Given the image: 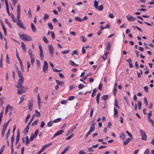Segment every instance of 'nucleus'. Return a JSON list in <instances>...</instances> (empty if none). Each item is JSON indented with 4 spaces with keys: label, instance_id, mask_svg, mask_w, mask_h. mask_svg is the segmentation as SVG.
<instances>
[{
    "label": "nucleus",
    "instance_id": "34",
    "mask_svg": "<svg viewBox=\"0 0 154 154\" xmlns=\"http://www.w3.org/2000/svg\"><path fill=\"white\" fill-rule=\"evenodd\" d=\"M70 52L69 50L63 51H62L61 53L63 54H66L69 53Z\"/></svg>",
    "mask_w": 154,
    "mask_h": 154
},
{
    "label": "nucleus",
    "instance_id": "12",
    "mask_svg": "<svg viewBox=\"0 0 154 154\" xmlns=\"http://www.w3.org/2000/svg\"><path fill=\"white\" fill-rule=\"evenodd\" d=\"M21 47L24 52H25L26 50V47L24 43L22 42L21 43Z\"/></svg>",
    "mask_w": 154,
    "mask_h": 154
},
{
    "label": "nucleus",
    "instance_id": "2",
    "mask_svg": "<svg viewBox=\"0 0 154 154\" xmlns=\"http://www.w3.org/2000/svg\"><path fill=\"white\" fill-rule=\"evenodd\" d=\"M17 74L19 77V80L18 81L17 85H16V87L23 89L24 87L22 85L24 81V78L22 74L20 71H17Z\"/></svg>",
    "mask_w": 154,
    "mask_h": 154
},
{
    "label": "nucleus",
    "instance_id": "29",
    "mask_svg": "<svg viewBox=\"0 0 154 154\" xmlns=\"http://www.w3.org/2000/svg\"><path fill=\"white\" fill-rule=\"evenodd\" d=\"M108 95H103L102 97V99L104 100H106L108 99Z\"/></svg>",
    "mask_w": 154,
    "mask_h": 154
},
{
    "label": "nucleus",
    "instance_id": "27",
    "mask_svg": "<svg viewBox=\"0 0 154 154\" xmlns=\"http://www.w3.org/2000/svg\"><path fill=\"white\" fill-rule=\"evenodd\" d=\"M98 4L97 1V0H95L94 1V6L96 9L97 8V7H98Z\"/></svg>",
    "mask_w": 154,
    "mask_h": 154
},
{
    "label": "nucleus",
    "instance_id": "47",
    "mask_svg": "<svg viewBox=\"0 0 154 154\" xmlns=\"http://www.w3.org/2000/svg\"><path fill=\"white\" fill-rule=\"evenodd\" d=\"M148 120L150 122L152 125H154V122L153 120L150 118H148Z\"/></svg>",
    "mask_w": 154,
    "mask_h": 154
},
{
    "label": "nucleus",
    "instance_id": "17",
    "mask_svg": "<svg viewBox=\"0 0 154 154\" xmlns=\"http://www.w3.org/2000/svg\"><path fill=\"white\" fill-rule=\"evenodd\" d=\"M114 115L115 117H117L118 116V112L117 110L115 108H114Z\"/></svg>",
    "mask_w": 154,
    "mask_h": 154
},
{
    "label": "nucleus",
    "instance_id": "41",
    "mask_svg": "<svg viewBox=\"0 0 154 154\" xmlns=\"http://www.w3.org/2000/svg\"><path fill=\"white\" fill-rule=\"evenodd\" d=\"M48 26L49 28H50L51 29H53V26L51 23H48Z\"/></svg>",
    "mask_w": 154,
    "mask_h": 154
},
{
    "label": "nucleus",
    "instance_id": "1",
    "mask_svg": "<svg viewBox=\"0 0 154 154\" xmlns=\"http://www.w3.org/2000/svg\"><path fill=\"white\" fill-rule=\"evenodd\" d=\"M20 6L19 4H18L17 6V25L20 28L23 29H25V27L23 25V24L20 19Z\"/></svg>",
    "mask_w": 154,
    "mask_h": 154
},
{
    "label": "nucleus",
    "instance_id": "55",
    "mask_svg": "<svg viewBox=\"0 0 154 154\" xmlns=\"http://www.w3.org/2000/svg\"><path fill=\"white\" fill-rule=\"evenodd\" d=\"M18 0H11L12 4L14 6L16 5V3L17 2Z\"/></svg>",
    "mask_w": 154,
    "mask_h": 154
},
{
    "label": "nucleus",
    "instance_id": "38",
    "mask_svg": "<svg viewBox=\"0 0 154 154\" xmlns=\"http://www.w3.org/2000/svg\"><path fill=\"white\" fill-rule=\"evenodd\" d=\"M115 106H116V107L119 109V106L118 105V102L117 101V100L116 99H115Z\"/></svg>",
    "mask_w": 154,
    "mask_h": 154
},
{
    "label": "nucleus",
    "instance_id": "25",
    "mask_svg": "<svg viewBox=\"0 0 154 154\" xmlns=\"http://www.w3.org/2000/svg\"><path fill=\"white\" fill-rule=\"evenodd\" d=\"M103 5H101L97 7V8L96 9L98 10L101 11L103 10Z\"/></svg>",
    "mask_w": 154,
    "mask_h": 154
},
{
    "label": "nucleus",
    "instance_id": "10",
    "mask_svg": "<svg viewBox=\"0 0 154 154\" xmlns=\"http://www.w3.org/2000/svg\"><path fill=\"white\" fill-rule=\"evenodd\" d=\"M64 132V131L63 130H59L57 131L56 133L54 134V136H53V137H55L58 135H60L63 134Z\"/></svg>",
    "mask_w": 154,
    "mask_h": 154
},
{
    "label": "nucleus",
    "instance_id": "39",
    "mask_svg": "<svg viewBox=\"0 0 154 154\" xmlns=\"http://www.w3.org/2000/svg\"><path fill=\"white\" fill-rule=\"evenodd\" d=\"M78 52L77 51L75 50L72 51V56H73L74 54L78 55Z\"/></svg>",
    "mask_w": 154,
    "mask_h": 154
},
{
    "label": "nucleus",
    "instance_id": "52",
    "mask_svg": "<svg viewBox=\"0 0 154 154\" xmlns=\"http://www.w3.org/2000/svg\"><path fill=\"white\" fill-rule=\"evenodd\" d=\"M85 86L83 85L80 84L79 85L78 88L79 89H81L82 88H83Z\"/></svg>",
    "mask_w": 154,
    "mask_h": 154
},
{
    "label": "nucleus",
    "instance_id": "53",
    "mask_svg": "<svg viewBox=\"0 0 154 154\" xmlns=\"http://www.w3.org/2000/svg\"><path fill=\"white\" fill-rule=\"evenodd\" d=\"M144 104L146 105V106H147L148 105V103L147 102V100L146 97L144 98Z\"/></svg>",
    "mask_w": 154,
    "mask_h": 154
},
{
    "label": "nucleus",
    "instance_id": "19",
    "mask_svg": "<svg viewBox=\"0 0 154 154\" xmlns=\"http://www.w3.org/2000/svg\"><path fill=\"white\" fill-rule=\"evenodd\" d=\"M20 134L19 132H17V136L16 140V144L17 143L19 140Z\"/></svg>",
    "mask_w": 154,
    "mask_h": 154
},
{
    "label": "nucleus",
    "instance_id": "50",
    "mask_svg": "<svg viewBox=\"0 0 154 154\" xmlns=\"http://www.w3.org/2000/svg\"><path fill=\"white\" fill-rule=\"evenodd\" d=\"M5 148V146L4 145H3L1 148L0 149V153L2 154L3 152V151L4 150Z\"/></svg>",
    "mask_w": 154,
    "mask_h": 154
},
{
    "label": "nucleus",
    "instance_id": "60",
    "mask_svg": "<svg viewBox=\"0 0 154 154\" xmlns=\"http://www.w3.org/2000/svg\"><path fill=\"white\" fill-rule=\"evenodd\" d=\"M11 17L12 19L13 20L14 22H16L15 17L12 14V15H11Z\"/></svg>",
    "mask_w": 154,
    "mask_h": 154
},
{
    "label": "nucleus",
    "instance_id": "15",
    "mask_svg": "<svg viewBox=\"0 0 154 154\" xmlns=\"http://www.w3.org/2000/svg\"><path fill=\"white\" fill-rule=\"evenodd\" d=\"M38 104V106L40 107V103H41V99L40 97L39 94H38L37 95Z\"/></svg>",
    "mask_w": 154,
    "mask_h": 154
},
{
    "label": "nucleus",
    "instance_id": "62",
    "mask_svg": "<svg viewBox=\"0 0 154 154\" xmlns=\"http://www.w3.org/2000/svg\"><path fill=\"white\" fill-rule=\"evenodd\" d=\"M6 62L8 63H10V61L9 60V58L8 57V54H7L6 56Z\"/></svg>",
    "mask_w": 154,
    "mask_h": 154
},
{
    "label": "nucleus",
    "instance_id": "61",
    "mask_svg": "<svg viewBox=\"0 0 154 154\" xmlns=\"http://www.w3.org/2000/svg\"><path fill=\"white\" fill-rule=\"evenodd\" d=\"M86 52L85 50V46H83L82 47V54H84Z\"/></svg>",
    "mask_w": 154,
    "mask_h": 154
},
{
    "label": "nucleus",
    "instance_id": "6",
    "mask_svg": "<svg viewBox=\"0 0 154 154\" xmlns=\"http://www.w3.org/2000/svg\"><path fill=\"white\" fill-rule=\"evenodd\" d=\"M48 48L49 53L51 55V57H53L54 49L51 45H48Z\"/></svg>",
    "mask_w": 154,
    "mask_h": 154
},
{
    "label": "nucleus",
    "instance_id": "11",
    "mask_svg": "<svg viewBox=\"0 0 154 154\" xmlns=\"http://www.w3.org/2000/svg\"><path fill=\"white\" fill-rule=\"evenodd\" d=\"M7 125V124H6L5 125H3L2 130V137H3L4 134H5V132L6 130V129L7 127L6 125Z\"/></svg>",
    "mask_w": 154,
    "mask_h": 154
},
{
    "label": "nucleus",
    "instance_id": "23",
    "mask_svg": "<svg viewBox=\"0 0 154 154\" xmlns=\"http://www.w3.org/2000/svg\"><path fill=\"white\" fill-rule=\"evenodd\" d=\"M46 148V147L45 145L43 146L41 149L38 152L37 154H40Z\"/></svg>",
    "mask_w": 154,
    "mask_h": 154
},
{
    "label": "nucleus",
    "instance_id": "13",
    "mask_svg": "<svg viewBox=\"0 0 154 154\" xmlns=\"http://www.w3.org/2000/svg\"><path fill=\"white\" fill-rule=\"evenodd\" d=\"M5 22L7 24L8 26L10 28H11L12 27V26L11 23L9 21L8 19H5Z\"/></svg>",
    "mask_w": 154,
    "mask_h": 154
},
{
    "label": "nucleus",
    "instance_id": "45",
    "mask_svg": "<svg viewBox=\"0 0 154 154\" xmlns=\"http://www.w3.org/2000/svg\"><path fill=\"white\" fill-rule=\"evenodd\" d=\"M137 104L138 105V108L140 109H141V103L140 101H139L137 102Z\"/></svg>",
    "mask_w": 154,
    "mask_h": 154
},
{
    "label": "nucleus",
    "instance_id": "8",
    "mask_svg": "<svg viewBox=\"0 0 154 154\" xmlns=\"http://www.w3.org/2000/svg\"><path fill=\"white\" fill-rule=\"evenodd\" d=\"M29 111H31L32 110L33 106V101L29 100L28 103Z\"/></svg>",
    "mask_w": 154,
    "mask_h": 154
},
{
    "label": "nucleus",
    "instance_id": "48",
    "mask_svg": "<svg viewBox=\"0 0 154 154\" xmlns=\"http://www.w3.org/2000/svg\"><path fill=\"white\" fill-rule=\"evenodd\" d=\"M43 40L46 43H48V40L47 38L45 37H43Z\"/></svg>",
    "mask_w": 154,
    "mask_h": 154
},
{
    "label": "nucleus",
    "instance_id": "56",
    "mask_svg": "<svg viewBox=\"0 0 154 154\" xmlns=\"http://www.w3.org/2000/svg\"><path fill=\"white\" fill-rule=\"evenodd\" d=\"M11 154H13L14 151V149L13 148V145L11 144Z\"/></svg>",
    "mask_w": 154,
    "mask_h": 154
},
{
    "label": "nucleus",
    "instance_id": "49",
    "mask_svg": "<svg viewBox=\"0 0 154 154\" xmlns=\"http://www.w3.org/2000/svg\"><path fill=\"white\" fill-rule=\"evenodd\" d=\"M29 129V128L28 127H26L25 128L24 130V132L26 134L27 133L28 130Z\"/></svg>",
    "mask_w": 154,
    "mask_h": 154
},
{
    "label": "nucleus",
    "instance_id": "4",
    "mask_svg": "<svg viewBox=\"0 0 154 154\" xmlns=\"http://www.w3.org/2000/svg\"><path fill=\"white\" fill-rule=\"evenodd\" d=\"M140 132L141 137V139L144 140H147V136L145 131L143 130H140Z\"/></svg>",
    "mask_w": 154,
    "mask_h": 154
},
{
    "label": "nucleus",
    "instance_id": "37",
    "mask_svg": "<svg viewBox=\"0 0 154 154\" xmlns=\"http://www.w3.org/2000/svg\"><path fill=\"white\" fill-rule=\"evenodd\" d=\"M28 17L29 18H30L32 16V14L31 13V9H29L28 11Z\"/></svg>",
    "mask_w": 154,
    "mask_h": 154
},
{
    "label": "nucleus",
    "instance_id": "54",
    "mask_svg": "<svg viewBox=\"0 0 154 154\" xmlns=\"http://www.w3.org/2000/svg\"><path fill=\"white\" fill-rule=\"evenodd\" d=\"M74 134H71V135L67 137L66 138V140H69L73 136Z\"/></svg>",
    "mask_w": 154,
    "mask_h": 154
},
{
    "label": "nucleus",
    "instance_id": "36",
    "mask_svg": "<svg viewBox=\"0 0 154 154\" xmlns=\"http://www.w3.org/2000/svg\"><path fill=\"white\" fill-rule=\"evenodd\" d=\"M60 118H58L53 121L52 122L54 123H57L60 121Z\"/></svg>",
    "mask_w": 154,
    "mask_h": 154
},
{
    "label": "nucleus",
    "instance_id": "63",
    "mask_svg": "<svg viewBox=\"0 0 154 154\" xmlns=\"http://www.w3.org/2000/svg\"><path fill=\"white\" fill-rule=\"evenodd\" d=\"M14 136L13 135H12L11 137V144H12V145H13V143L14 142Z\"/></svg>",
    "mask_w": 154,
    "mask_h": 154
},
{
    "label": "nucleus",
    "instance_id": "33",
    "mask_svg": "<svg viewBox=\"0 0 154 154\" xmlns=\"http://www.w3.org/2000/svg\"><path fill=\"white\" fill-rule=\"evenodd\" d=\"M80 38H81L82 41L83 42H86L87 41V39L84 36H81Z\"/></svg>",
    "mask_w": 154,
    "mask_h": 154
},
{
    "label": "nucleus",
    "instance_id": "46",
    "mask_svg": "<svg viewBox=\"0 0 154 154\" xmlns=\"http://www.w3.org/2000/svg\"><path fill=\"white\" fill-rule=\"evenodd\" d=\"M38 119L36 120L32 123V124H31V126H32L36 125L38 123Z\"/></svg>",
    "mask_w": 154,
    "mask_h": 154
},
{
    "label": "nucleus",
    "instance_id": "51",
    "mask_svg": "<svg viewBox=\"0 0 154 154\" xmlns=\"http://www.w3.org/2000/svg\"><path fill=\"white\" fill-rule=\"evenodd\" d=\"M90 130H91L92 132L94 130V125H91Z\"/></svg>",
    "mask_w": 154,
    "mask_h": 154
},
{
    "label": "nucleus",
    "instance_id": "42",
    "mask_svg": "<svg viewBox=\"0 0 154 154\" xmlns=\"http://www.w3.org/2000/svg\"><path fill=\"white\" fill-rule=\"evenodd\" d=\"M26 63L27 64V71H29V69L30 66V63L28 61H26Z\"/></svg>",
    "mask_w": 154,
    "mask_h": 154
},
{
    "label": "nucleus",
    "instance_id": "31",
    "mask_svg": "<svg viewBox=\"0 0 154 154\" xmlns=\"http://www.w3.org/2000/svg\"><path fill=\"white\" fill-rule=\"evenodd\" d=\"M30 116H31V115L30 114H29L27 115L26 117V118L25 120V123H26L27 122L29 119L30 118Z\"/></svg>",
    "mask_w": 154,
    "mask_h": 154
},
{
    "label": "nucleus",
    "instance_id": "9",
    "mask_svg": "<svg viewBox=\"0 0 154 154\" xmlns=\"http://www.w3.org/2000/svg\"><path fill=\"white\" fill-rule=\"evenodd\" d=\"M126 17L127 20L130 21H133L136 20V18L135 17L131 16L129 15H127Z\"/></svg>",
    "mask_w": 154,
    "mask_h": 154
},
{
    "label": "nucleus",
    "instance_id": "18",
    "mask_svg": "<svg viewBox=\"0 0 154 154\" xmlns=\"http://www.w3.org/2000/svg\"><path fill=\"white\" fill-rule=\"evenodd\" d=\"M39 56L41 59L42 60H43L44 58L43 51H39Z\"/></svg>",
    "mask_w": 154,
    "mask_h": 154
},
{
    "label": "nucleus",
    "instance_id": "30",
    "mask_svg": "<svg viewBox=\"0 0 154 154\" xmlns=\"http://www.w3.org/2000/svg\"><path fill=\"white\" fill-rule=\"evenodd\" d=\"M69 64L71 65L74 66H78V64H75L74 62L71 60L69 61Z\"/></svg>",
    "mask_w": 154,
    "mask_h": 154
},
{
    "label": "nucleus",
    "instance_id": "59",
    "mask_svg": "<svg viewBox=\"0 0 154 154\" xmlns=\"http://www.w3.org/2000/svg\"><path fill=\"white\" fill-rule=\"evenodd\" d=\"M6 107L8 109H10L11 110H12L13 109V107L9 105H7Z\"/></svg>",
    "mask_w": 154,
    "mask_h": 154
},
{
    "label": "nucleus",
    "instance_id": "40",
    "mask_svg": "<svg viewBox=\"0 0 154 154\" xmlns=\"http://www.w3.org/2000/svg\"><path fill=\"white\" fill-rule=\"evenodd\" d=\"M75 20H78L79 21H83V20H82V19L81 18L79 17H75Z\"/></svg>",
    "mask_w": 154,
    "mask_h": 154
},
{
    "label": "nucleus",
    "instance_id": "20",
    "mask_svg": "<svg viewBox=\"0 0 154 154\" xmlns=\"http://www.w3.org/2000/svg\"><path fill=\"white\" fill-rule=\"evenodd\" d=\"M131 140V139L130 138H128L126 139L125 141H124V144L125 145L127 144Z\"/></svg>",
    "mask_w": 154,
    "mask_h": 154
},
{
    "label": "nucleus",
    "instance_id": "14",
    "mask_svg": "<svg viewBox=\"0 0 154 154\" xmlns=\"http://www.w3.org/2000/svg\"><path fill=\"white\" fill-rule=\"evenodd\" d=\"M31 25L32 31L34 32H36V29L34 24L32 23H31Z\"/></svg>",
    "mask_w": 154,
    "mask_h": 154
},
{
    "label": "nucleus",
    "instance_id": "32",
    "mask_svg": "<svg viewBox=\"0 0 154 154\" xmlns=\"http://www.w3.org/2000/svg\"><path fill=\"white\" fill-rule=\"evenodd\" d=\"M120 137L122 140H124L125 138V134L123 133H122L120 134Z\"/></svg>",
    "mask_w": 154,
    "mask_h": 154
},
{
    "label": "nucleus",
    "instance_id": "58",
    "mask_svg": "<svg viewBox=\"0 0 154 154\" xmlns=\"http://www.w3.org/2000/svg\"><path fill=\"white\" fill-rule=\"evenodd\" d=\"M117 83L116 82H115V85L114 86V90L115 91H116L117 89Z\"/></svg>",
    "mask_w": 154,
    "mask_h": 154
},
{
    "label": "nucleus",
    "instance_id": "57",
    "mask_svg": "<svg viewBox=\"0 0 154 154\" xmlns=\"http://www.w3.org/2000/svg\"><path fill=\"white\" fill-rule=\"evenodd\" d=\"M74 98V96H70L68 97V100H73Z\"/></svg>",
    "mask_w": 154,
    "mask_h": 154
},
{
    "label": "nucleus",
    "instance_id": "43",
    "mask_svg": "<svg viewBox=\"0 0 154 154\" xmlns=\"http://www.w3.org/2000/svg\"><path fill=\"white\" fill-rule=\"evenodd\" d=\"M52 122H51V121L48 122L47 124V126L48 127H50L52 126L53 124H52Z\"/></svg>",
    "mask_w": 154,
    "mask_h": 154
},
{
    "label": "nucleus",
    "instance_id": "28",
    "mask_svg": "<svg viewBox=\"0 0 154 154\" xmlns=\"http://www.w3.org/2000/svg\"><path fill=\"white\" fill-rule=\"evenodd\" d=\"M30 59L31 60V63L32 66H33L34 62L35 61V57H30Z\"/></svg>",
    "mask_w": 154,
    "mask_h": 154
},
{
    "label": "nucleus",
    "instance_id": "3",
    "mask_svg": "<svg viewBox=\"0 0 154 154\" xmlns=\"http://www.w3.org/2000/svg\"><path fill=\"white\" fill-rule=\"evenodd\" d=\"M20 38L24 41H30L32 39L31 37L22 32L19 34Z\"/></svg>",
    "mask_w": 154,
    "mask_h": 154
},
{
    "label": "nucleus",
    "instance_id": "22",
    "mask_svg": "<svg viewBox=\"0 0 154 154\" xmlns=\"http://www.w3.org/2000/svg\"><path fill=\"white\" fill-rule=\"evenodd\" d=\"M34 115H35V116H36L37 117H39L40 116L41 114L40 112H38L37 110H36L35 113Z\"/></svg>",
    "mask_w": 154,
    "mask_h": 154
},
{
    "label": "nucleus",
    "instance_id": "5",
    "mask_svg": "<svg viewBox=\"0 0 154 154\" xmlns=\"http://www.w3.org/2000/svg\"><path fill=\"white\" fill-rule=\"evenodd\" d=\"M48 63L46 61H44V64L42 68L43 71L45 73H46L48 70Z\"/></svg>",
    "mask_w": 154,
    "mask_h": 154
},
{
    "label": "nucleus",
    "instance_id": "44",
    "mask_svg": "<svg viewBox=\"0 0 154 154\" xmlns=\"http://www.w3.org/2000/svg\"><path fill=\"white\" fill-rule=\"evenodd\" d=\"M69 146H66L64 149L63 151L62 152H64V153H65L69 149Z\"/></svg>",
    "mask_w": 154,
    "mask_h": 154
},
{
    "label": "nucleus",
    "instance_id": "7",
    "mask_svg": "<svg viewBox=\"0 0 154 154\" xmlns=\"http://www.w3.org/2000/svg\"><path fill=\"white\" fill-rule=\"evenodd\" d=\"M38 132L39 130L37 129L35 131L34 134H32L30 137V140L32 141L35 137L36 138L37 136Z\"/></svg>",
    "mask_w": 154,
    "mask_h": 154
},
{
    "label": "nucleus",
    "instance_id": "16",
    "mask_svg": "<svg viewBox=\"0 0 154 154\" xmlns=\"http://www.w3.org/2000/svg\"><path fill=\"white\" fill-rule=\"evenodd\" d=\"M56 82L57 84L60 85H62L64 84V82L63 81H60L57 80H56Z\"/></svg>",
    "mask_w": 154,
    "mask_h": 154
},
{
    "label": "nucleus",
    "instance_id": "26",
    "mask_svg": "<svg viewBox=\"0 0 154 154\" xmlns=\"http://www.w3.org/2000/svg\"><path fill=\"white\" fill-rule=\"evenodd\" d=\"M49 16L47 14H45L43 17V19L44 21H45L46 20L49 18Z\"/></svg>",
    "mask_w": 154,
    "mask_h": 154
},
{
    "label": "nucleus",
    "instance_id": "21",
    "mask_svg": "<svg viewBox=\"0 0 154 154\" xmlns=\"http://www.w3.org/2000/svg\"><path fill=\"white\" fill-rule=\"evenodd\" d=\"M28 54L30 57L34 56V55L32 54V50L30 49L28 51Z\"/></svg>",
    "mask_w": 154,
    "mask_h": 154
},
{
    "label": "nucleus",
    "instance_id": "24",
    "mask_svg": "<svg viewBox=\"0 0 154 154\" xmlns=\"http://www.w3.org/2000/svg\"><path fill=\"white\" fill-rule=\"evenodd\" d=\"M111 45L110 44V42H109L107 43L106 45V50L109 51L110 48L111 47Z\"/></svg>",
    "mask_w": 154,
    "mask_h": 154
},
{
    "label": "nucleus",
    "instance_id": "35",
    "mask_svg": "<svg viewBox=\"0 0 154 154\" xmlns=\"http://www.w3.org/2000/svg\"><path fill=\"white\" fill-rule=\"evenodd\" d=\"M23 89L22 88L18 89L17 90L18 94H21L23 92Z\"/></svg>",
    "mask_w": 154,
    "mask_h": 154
},
{
    "label": "nucleus",
    "instance_id": "64",
    "mask_svg": "<svg viewBox=\"0 0 154 154\" xmlns=\"http://www.w3.org/2000/svg\"><path fill=\"white\" fill-rule=\"evenodd\" d=\"M78 154H86V153H85L84 150H81L79 152Z\"/></svg>",
    "mask_w": 154,
    "mask_h": 154
}]
</instances>
